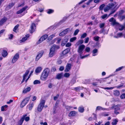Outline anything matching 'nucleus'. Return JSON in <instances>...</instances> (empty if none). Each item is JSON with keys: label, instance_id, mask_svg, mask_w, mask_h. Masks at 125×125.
<instances>
[{"label": "nucleus", "instance_id": "nucleus-1", "mask_svg": "<svg viewBox=\"0 0 125 125\" xmlns=\"http://www.w3.org/2000/svg\"><path fill=\"white\" fill-rule=\"evenodd\" d=\"M50 70L48 68L45 69L43 71L41 76V79L42 81L46 80L50 73Z\"/></svg>", "mask_w": 125, "mask_h": 125}, {"label": "nucleus", "instance_id": "nucleus-2", "mask_svg": "<svg viewBox=\"0 0 125 125\" xmlns=\"http://www.w3.org/2000/svg\"><path fill=\"white\" fill-rule=\"evenodd\" d=\"M56 47V45L54 44L52 45L50 48L49 54V57H52L55 54V49Z\"/></svg>", "mask_w": 125, "mask_h": 125}, {"label": "nucleus", "instance_id": "nucleus-3", "mask_svg": "<svg viewBox=\"0 0 125 125\" xmlns=\"http://www.w3.org/2000/svg\"><path fill=\"white\" fill-rule=\"evenodd\" d=\"M30 99V97H28L24 99L21 103L20 104V107L23 108L24 106L28 103Z\"/></svg>", "mask_w": 125, "mask_h": 125}, {"label": "nucleus", "instance_id": "nucleus-4", "mask_svg": "<svg viewBox=\"0 0 125 125\" xmlns=\"http://www.w3.org/2000/svg\"><path fill=\"white\" fill-rule=\"evenodd\" d=\"M85 47V46L83 44L80 45L79 47L77 50L79 56L82 55L83 50Z\"/></svg>", "mask_w": 125, "mask_h": 125}, {"label": "nucleus", "instance_id": "nucleus-5", "mask_svg": "<svg viewBox=\"0 0 125 125\" xmlns=\"http://www.w3.org/2000/svg\"><path fill=\"white\" fill-rule=\"evenodd\" d=\"M45 102L44 100H42L39 105L38 107V110L39 112H41L42 110L44 105Z\"/></svg>", "mask_w": 125, "mask_h": 125}, {"label": "nucleus", "instance_id": "nucleus-6", "mask_svg": "<svg viewBox=\"0 0 125 125\" xmlns=\"http://www.w3.org/2000/svg\"><path fill=\"white\" fill-rule=\"evenodd\" d=\"M19 57V54L18 53H16L13 57L12 61V63H14L18 60Z\"/></svg>", "mask_w": 125, "mask_h": 125}, {"label": "nucleus", "instance_id": "nucleus-7", "mask_svg": "<svg viewBox=\"0 0 125 125\" xmlns=\"http://www.w3.org/2000/svg\"><path fill=\"white\" fill-rule=\"evenodd\" d=\"M44 53V51H42L38 52V55L36 56V60L38 61L42 56Z\"/></svg>", "mask_w": 125, "mask_h": 125}, {"label": "nucleus", "instance_id": "nucleus-8", "mask_svg": "<svg viewBox=\"0 0 125 125\" xmlns=\"http://www.w3.org/2000/svg\"><path fill=\"white\" fill-rule=\"evenodd\" d=\"M109 21L111 22V24L113 26L117 25L118 23L116 22L115 20L113 18H112L109 20Z\"/></svg>", "mask_w": 125, "mask_h": 125}, {"label": "nucleus", "instance_id": "nucleus-9", "mask_svg": "<svg viewBox=\"0 0 125 125\" xmlns=\"http://www.w3.org/2000/svg\"><path fill=\"white\" fill-rule=\"evenodd\" d=\"M29 114L28 113H27L26 114H24L23 115L22 117V118H23V120H24L26 121H28L30 120V117L29 116H28L27 115Z\"/></svg>", "mask_w": 125, "mask_h": 125}, {"label": "nucleus", "instance_id": "nucleus-10", "mask_svg": "<svg viewBox=\"0 0 125 125\" xmlns=\"http://www.w3.org/2000/svg\"><path fill=\"white\" fill-rule=\"evenodd\" d=\"M30 71V70L29 69L27 70H26L25 74H24L23 76V79L22 81L21 82L22 83H23L24 81H25V78L26 77H27V75L29 73Z\"/></svg>", "mask_w": 125, "mask_h": 125}, {"label": "nucleus", "instance_id": "nucleus-11", "mask_svg": "<svg viewBox=\"0 0 125 125\" xmlns=\"http://www.w3.org/2000/svg\"><path fill=\"white\" fill-rule=\"evenodd\" d=\"M101 110L103 111L107 110L109 111V110L108 109L105 108H103L100 106H98L97 107L96 110Z\"/></svg>", "mask_w": 125, "mask_h": 125}, {"label": "nucleus", "instance_id": "nucleus-12", "mask_svg": "<svg viewBox=\"0 0 125 125\" xmlns=\"http://www.w3.org/2000/svg\"><path fill=\"white\" fill-rule=\"evenodd\" d=\"M28 7L27 6H25L23 7L22 9L17 11V14H19L21 13L24 11Z\"/></svg>", "mask_w": 125, "mask_h": 125}, {"label": "nucleus", "instance_id": "nucleus-13", "mask_svg": "<svg viewBox=\"0 0 125 125\" xmlns=\"http://www.w3.org/2000/svg\"><path fill=\"white\" fill-rule=\"evenodd\" d=\"M71 67V64L68 63L66 66L65 71L66 72H68Z\"/></svg>", "mask_w": 125, "mask_h": 125}, {"label": "nucleus", "instance_id": "nucleus-14", "mask_svg": "<svg viewBox=\"0 0 125 125\" xmlns=\"http://www.w3.org/2000/svg\"><path fill=\"white\" fill-rule=\"evenodd\" d=\"M35 28V25L34 23H32L31 25V30L30 31V33H32L34 31V29Z\"/></svg>", "mask_w": 125, "mask_h": 125}, {"label": "nucleus", "instance_id": "nucleus-15", "mask_svg": "<svg viewBox=\"0 0 125 125\" xmlns=\"http://www.w3.org/2000/svg\"><path fill=\"white\" fill-rule=\"evenodd\" d=\"M68 39L66 37H64V39L63 40L62 43L61 45L63 46L65 45V44L68 41Z\"/></svg>", "mask_w": 125, "mask_h": 125}, {"label": "nucleus", "instance_id": "nucleus-16", "mask_svg": "<svg viewBox=\"0 0 125 125\" xmlns=\"http://www.w3.org/2000/svg\"><path fill=\"white\" fill-rule=\"evenodd\" d=\"M33 105L34 104L33 103H30L27 106V108H28L30 110H32Z\"/></svg>", "mask_w": 125, "mask_h": 125}, {"label": "nucleus", "instance_id": "nucleus-17", "mask_svg": "<svg viewBox=\"0 0 125 125\" xmlns=\"http://www.w3.org/2000/svg\"><path fill=\"white\" fill-rule=\"evenodd\" d=\"M31 90V88L29 87L26 88L24 89L22 91V93L24 94H26L28 92H29Z\"/></svg>", "mask_w": 125, "mask_h": 125}, {"label": "nucleus", "instance_id": "nucleus-18", "mask_svg": "<svg viewBox=\"0 0 125 125\" xmlns=\"http://www.w3.org/2000/svg\"><path fill=\"white\" fill-rule=\"evenodd\" d=\"M30 37V35L29 34H27L26 36L25 37L23 38L20 41V42H25L26 40H27V39Z\"/></svg>", "mask_w": 125, "mask_h": 125}, {"label": "nucleus", "instance_id": "nucleus-19", "mask_svg": "<svg viewBox=\"0 0 125 125\" xmlns=\"http://www.w3.org/2000/svg\"><path fill=\"white\" fill-rule=\"evenodd\" d=\"M42 69V68L41 67H37L35 70V72L36 73H40Z\"/></svg>", "mask_w": 125, "mask_h": 125}, {"label": "nucleus", "instance_id": "nucleus-20", "mask_svg": "<svg viewBox=\"0 0 125 125\" xmlns=\"http://www.w3.org/2000/svg\"><path fill=\"white\" fill-rule=\"evenodd\" d=\"M98 50L96 49H94L92 52V56H94L98 54Z\"/></svg>", "mask_w": 125, "mask_h": 125}, {"label": "nucleus", "instance_id": "nucleus-21", "mask_svg": "<svg viewBox=\"0 0 125 125\" xmlns=\"http://www.w3.org/2000/svg\"><path fill=\"white\" fill-rule=\"evenodd\" d=\"M7 20V18L4 17L1 19L0 21V25H2Z\"/></svg>", "mask_w": 125, "mask_h": 125}, {"label": "nucleus", "instance_id": "nucleus-22", "mask_svg": "<svg viewBox=\"0 0 125 125\" xmlns=\"http://www.w3.org/2000/svg\"><path fill=\"white\" fill-rule=\"evenodd\" d=\"M70 49L69 48L67 49L64 50L62 52V54L63 55H65L68 53L70 51Z\"/></svg>", "mask_w": 125, "mask_h": 125}, {"label": "nucleus", "instance_id": "nucleus-23", "mask_svg": "<svg viewBox=\"0 0 125 125\" xmlns=\"http://www.w3.org/2000/svg\"><path fill=\"white\" fill-rule=\"evenodd\" d=\"M63 77V73H62L58 74L56 76V78L58 79H60Z\"/></svg>", "mask_w": 125, "mask_h": 125}, {"label": "nucleus", "instance_id": "nucleus-24", "mask_svg": "<svg viewBox=\"0 0 125 125\" xmlns=\"http://www.w3.org/2000/svg\"><path fill=\"white\" fill-rule=\"evenodd\" d=\"M113 108H115V111H117L120 109L118 107V106H113L112 107L110 108L109 109L110 110L113 109Z\"/></svg>", "mask_w": 125, "mask_h": 125}, {"label": "nucleus", "instance_id": "nucleus-25", "mask_svg": "<svg viewBox=\"0 0 125 125\" xmlns=\"http://www.w3.org/2000/svg\"><path fill=\"white\" fill-rule=\"evenodd\" d=\"M14 5V3H11L9 4L6 8L7 10H9Z\"/></svg>", "mask_w": 125, "mask_h": 125}, {"label": "nucleus", "instance_id": "nucleus-26", "mask_svg": "<svg viewBox=\"0 0 125 125\" xmlns=\"http://www.w3.org/2000/svg\"><path fill=\"white\" fill-rule=\"evenodd\" d=\"M114 94L115 96H118L120 94L118 90H115L114 91Z\"/></svg>", "mask_w": 125, "mask_h": 125}, {"label": "nucleus", "instance_id": "nucleus-27", "mask_svg": "<svg viewBox=\"0 0 125 125\" xmlns=\"http://www.w3.org/2000/svg\"><path fill=\"white\" fill-rule=\"evenodd\" d=\"M76 113V112L75 111H72L69 114V116H73L75 115Z\"/></svg>", "mask_w": 125, "mask_h": 125}, {"label": "nucleus", "instance_id": "nucleus-28", "mask_svg": "<svg viewBox=\"0 0 125 125\" xmlns=\"http://www.w3.org/2000/svg\"><path fill=\"white\" fill-rule=\"evenodd\" d=\"M8 53L6 51L3 50L2 53V55L4 57H6Z\"/></svg>", "mask_w": 125, "mask_h": 125}, {"label": "nucleus", "instance_id": "nucleus-29", "mask_svg": "<svg viewBox=\"0 0 125 125\" xmlns=\"http://www.w3.org/2000/svg\"><path fill=\"white\" fill-rule=\"evenodd\" d=\"M83 42V40H80L78 42H77L76 44L75 45L78 46L82 44Z\"/></svg>", "mask_w": 125, "mask_h": 125}, {"label": "nucleus", "instance_id": "nucleus-30", "mask_svg": "<svg viewBox=\"0 0 125 125\" xmlns=\"http://www.w3.org/2000/svg\"><path fill=\"white\" fill-rule=\"evenodd\" d=\"M118 122V120L117 119H115L113 120L112 124L113 125H115L117 124Z\"/></svg>", "mask_w": 125, "mask_h": 125}, {"label": "nucleus", "instance_id": "nucleus-31", "mask_svg": "<svg viewBox=\"0 0 125 125\" xmlns=\"http://www.w3.org/2000/svg\"><path fill=\"white\" fill-rule=\"evenodd\" d=\"M122 35V33H118L117 34V36H115L114 37L116 38H118L121 37Z\"/></svg>", "mask_w": 125, "mask_h": 125}, {"label": "nucleus", "instance_id": "nucleus-32", "mask_svg": "<svg viewBox=\"0 0 125 125\" xmlns=\"http://www.w3.org/2000/svg\"><path fill=\"white\" fill-rule=\"evenodd\" d=\"M70 31V29L69 28H67L64 31H63V33H64V34L65 35L68 32Z\"/></svg>", "mask_w": 125, "mask_h": 125}, {"label": "nucleus", "instance_id": "nucleus-33", "mask_svg": "<svg viewBox=\"0 0 125 125\" xmlns=\"http://www.w3.org/2000/svg\"><path fill=\"white\" fill-rule=\"evenodd\" d=\"M111 8V7H110L109 6H107L104 9V10L105 12H106Z\"/></svg>", "mask_w": 125, "mask_h": 125}, {"label": "nucleus", "instance_id": "nucleus-34", "mask_svg": "<svg viewBox=\"0 0 125 125\" xmlns=\"http://www.w3.org/2000/svg\"><path fill=\"white\" fill-rule=\"evenodd\" d=\"M19 26V25L17 24L14 27L13 29V31L14 32H17V30Z\"/></svg>", "mask_w": 125, "mask_h": 125}, {"label": "nucleus", "instance_id": "nucleus-35", "mask_svg": "<svg viewBox=\"0 0 125 125\" xmlns=\"http://www.w3.org/2000/svg\"><path fill=\"white\" fill-rule=\"evenodd\" d=\"M23 121V118H21L18 122V125H21L22 124Z\"/></svg>", "mask_w": 125, "mask_h": 125}, {"label": "nucleus", "instance_id": "nucleus-36", "mask_svg": "<svg viewBox=\"0 0 125 125\" xmlns=\"http://www.w3.org/2000/svg\"><path fill=\"white\" fill-rule=\"evenodd\" d=\"M45 40L43 38V36H42L40 38V39L38 41V43H40Z\"/></svg>", "mask_w": 125, "mask_h": 125}, {"label": "nucleus", "instance_id": "nucleus-37", "mask_svg": "<svg viewBox=\"0 0 125 125\" xmlns=\"http://www.w3.org/2000/svg\"><path fill=\"white\" fill-rule=\"evenodd\" d=\"M79 111L81 113L83 112L84 111V109L83 107H80L78 108Z\"/></svg>", "mask_w": 125, "mask_h": 125}, {"label": "nucleus", "instance_id": "nucleus-38", "mask_svg": "<svg viewBox=\"0 0 125 125\" xmlns=\"http://www.w3.org/2000/svg\"><path fill=\"white\" fill-rule=\"evenodd\" d=\"M55 36V34H53L50 36L48 38V39L49 40H52V38H53Z\"/></svg>", "mask_w": 125, "mask_h": 125}, {"label": "nucleus", "instance_id": "nucleus-39", "mask_svg": "<svg viewBox=\"0 0 125 125\" xmlns=\"http://www.w3.org/2000/svg\"><path fill=\"white\" fill-rule=\"evenodd\" d=\"M73 90L76 91H79L81 90V88L80 87H75L73 88Z\"/></svg>", "mask_w": 125, "mask_h": 125}, {"label": "nucleus", "instance_id": "nucleus-40", "mask_svg": "<svg viewBox=\"0 0 125 125\" xmlns=\"http://www.w3.org/2000/svg\"><path fill=\"white\" fill-rule=\"evenodd\" d=\"M40 83V81L38 80H36L34 81L33 82V83L34 84H39Z\"/></svg>", "mask_w": 125, "mask_h": 125}, {"label": "nucleus", "instance_id": "nucleus-41", "mask_svg": "<svg viewBox=\"0 0 125 125\" xmlns=\"http://www.w3.org/2000/svg\"><path fill=\"white\" fill-rule=\"evenodd\" d=\"M53 11L54 10H53L50 9L48 10L47 13L49 14H50L53 13Z\"/></svg>", "mask_w": 125, "mask_h": 125}, {"label": "nucleus", "instance_id": "nucleus-42", "mask_svg": "<svg viewBox=\"0 0 125 125\" xmlns=\"http://www.w3.org/2000/svg\"><path fill=\"white\" fill-rule=\"evenodd\" d=\"M124 66H122L120 67H119L118 68L116 69L115 70V72H117L118 71L120 70H121L122 69L124 68Z\"/></svg>", "mask_w": 125, "mask_h": 125}, {"label": "nucleus", "instance_id": "nucleus-43", "mask_svg": "<svg viewBox=\"0 0 125 125\" xmlns=\"http://www.w3.org/2000/svg\"><path fill=\"white\" fill-rule=\"evenodd\" d=\"M87 33H84L81 35V38H84L87 36Z\"/></svg>", "mask_w": 125, "mask_h": 125}, {"label": "nucleus", "instance_id": "nucleus-44", "mask_svg": "<svg viewBox=\"0 0 125 125\" xmlns=\"http://www.w3.org/2000/svg\"><path fill=\"white\" fill-rule=\"evenodd\" d=\"M76 37H74L70 39V41L71 42H73L74 41H75L76 39Z\"/></svg>", "mask_w": 125, "mask_h": 125}, {"label": "nucleus", "instance_id": "nucleus-45", "mask_svg": "<svg viewBox=\"0 0 125 125\" xmlns=\"http://www.w3.org/2000/svg\"><path fill=\"white\" fill-rule=\"evenodd\" d=\"M89 54H88L87 55H85L83 56H82V55L80 56V57L82 59H83L84 58H86V57H87V56H89Z\"/></svg>", "mask_w": 125, "mask_h": 125}, {"label": "nucleus", "instance_id": "nucleus-46", "mask_svg": "<svg viewBox=\"0 0 125 125\" xmlns=\"http://www.w3.org/2000/svg\"><path fill=\"white\" fill-rule=\"evenodd\" d=\"M99 37L98 36H95L94 37V40L96 41H98Z\"/></svg>", "mask_w": 125, "mask_h": 125}, {"label": "nucleus", "instance_id": "nucleus-47", "mask_svg": "<svg viewBox=\"0 0 125 125\" xmlns=\"http://www.w3.org/2000/svg\"><path fill=\"white\" fill-rule=\"evenodd\" d=\"M79 31V30L78 29H77L75 30L74 33V35H76L78 33Z\"/></svg>", "mask_w": 125, "mask_h": 125}, {"label": "nucleus", "instance_id": "nucleus-48", "mask_svg": "<svg viewBox=\"0 0 125 125\" xmlns=\"http://www.w3.org/2000/svg\"><path fill=\"white\" fill-rule=\"evenodd\" d=\"M70 74L69 73H66L64 74V76L66 77H68L70 76Z\"/></svg>", "mask_w": 125, "mask_h": 125}, {"label": "nucleus", "instance_id": "nucleus-49", "mask_svg": "<svg viewBox=\"0 0 125 125\" xmlns=\"http://www.w3.org/2000/svg\"><path fill=\"white\" fill-rule=\"evenodd\" d=\"M85 42H84L85 43H87L89 40V37H87L85 39Z\"/></svg>", "mask_w": 125, "mask_h": 125}, {"label": "nucleus", "instance_id": "nucleus-50", "mask_svg": "<svg viewBox=\"0 0 125 125\" xmlns=\"http://www.w3.org/2000/svg\"><path fill=\"white\" fill-rule=\"evenodd\" d=\"M102 115L103 116H107L109 115L108 113L105 112L102 113Z\"/></svg>", "mask_w": 125, "mask_h": 125}, {"label": "nucleus", "instance_id": "nucleus-51", "mask_svg": "<svg viewBox=\"0 0 125 125\" xmlns=\"http://www.w3.org/2000/svg\"><path fill=\"white\" fill-rule=\"evenodd\" d=\"M53 85L51 83H50L48 85V87L49 88H51L52 87Z\"/></svg>", "mask_w": 125, "mask_h": 125}, {"label": "nucleus", "instance_id": "nucleus-52", "mask_svg": "<svg viewBox=\"0 0 125 125\" xmlns=\"http://www.w3.org/2000/svg\"><path fill=\"white\" fill-rule=\"evenodd\" d=\"M124 27L122 25H121L120 26L119 28V30L120 31H122L124 28Z\"/></svg>", "mask_w": 125, "mask_h": 125}, {"label": "nucleus", "instance_id": "nucleus-53", "mask_svg": "<svg viewBox=\"0 0 125 125\" xmlns=\"http://www.w3.org/2000/svg\"><path fill=\"white\" fill-rule=\"evenodd\" d=\"M114 88V87H105L104 88V89H107V90H111L112 89Z\"/></svg>", "mask_w": 125, "mask_h": 125}, {"label": "nucleus", "instance_id": "nucleus-54", "mask_svg": "<svg viewBox=\"0 0 125 125\" xmlns=\"http://www.w3.org/2000/svg\"><path fill=\"white\" fill-rule=\"evenodd\" d=\"M107 14H105L101 16V17L103 19H104L107 17Z\"/></svg>", "mask_w": 125, "mask_h": 125}, {"label": "nucleus", "instance_id": "nucleus-55", "mask_svg": "<svg viewBox=\"0 0 125 125\" xmlns=\"http://www.w3.org/2000/svg\"><path fill=\"white\" fill-rule=\"evenodd\" d=\"M120 97L122 99L125 98V94H123L121 95Z\"/></svg>", "mask_w": 125, "mask_h": 125}, {"label": "nucleus", "instance_id": "nucleus-56", "mask_svg": "<svg viewBox=\"0 0 125 125\" xmlns=\"http://www.w3.org/2000/svg\"><path fill=\"white\" fill-rule=\"evenodd\" d=\"M104 4H102L100 5L99 7V9L100 10H102L103 8L104 7Z\"/></svg>", "mask_w": 125, "mask_h": 125}, {"label": "nucleus", "instance_id": "nucleus-57", "mask_svg": "<svg viewBox=\"0 0 125 125\" xmlns=\"http://www.w3.org/2000/svg\"><path fill=\"white\" fill-rule=\"evenodd\" d=\"M59 96V95L58 94H57L56 96L54 97V99L55 100H56L58 99V98Z\"/></svg>", "mask_w": 125, "mask_h": 125}, {"label": "nucleus", "instance_id": "nucleus-58", "mask_svg": "<svg viewBox=\"0 0 125 125\" xmlns=\"http://www.w3.org/2000/svg\"><path fill=\"white\" fill-rule=\"evenodd\" d=\"M90 50V48L89 47H87L86 48L85 50L86 52H89Z\"/></svg>", "mask_w": 125, "mask_h": 125}, {"label": "nucleus", "instance_id": "nucleus-59", "mask_svg": "<svg viewBox=\"0 0 125 125\" xmlns=\"http://www.w3.org/2000/svg\"><path fill=\"white\" fill-rule=\"evenodd\" d=\"M114 5V4L113 3H110L108 5L109 7H111V8H112Z\"/></svg>", "mask_w": 125, "mask_h": 125}, {"label": "nucleus", "instance_id": "nucleus-60", "mask_svg": "<svg viewBox=\"0 0 125 125\" xmlns=\"http://www.w3.org/2000/svg\"><path fill=\"white\" fill-rule=\"evenodd\" d=\"M72 107L70 106H66V108L68 110H69L71 108H72Z\"/></svg>", "mask_w": 125, "mask_h": 125}, {"label": "nucleus", "instance_id": "nucleus-61", "mask_svg": "<svg viewBox=\"0 0 125 125\" xmlns=\"http://www.w3.org/2000/svg\"><path fill=\"white\" fill-rule=\"evenodd\" d=\"M71 45V43L70 42H68L67 43L66 45V47H69Z\"/></svg>", "mask_w": 125, "mask_h": 125}, {"label": "nucleus", "instance_id": "nucleus-62", "mask_svg": "<svg viewBox=\"0 0 125 125\" xmlns=\"http://www.w3.org/2000/svg\"><path fill=\"white\" fill-rule=\"evenodd\" d=\"M104 25V23H101L100 24V28H102L103 27Z\"/></svg>", "mask_w": 125, "mask_h": 125}, {"label": "nucleus", "instance_id": "nucleus-63", "mask_svg": "<svg viewBox=\"0 0 125 125\" xmlns=\"http://www.w3.org/2000/svg\"><path fill=\"white\" fill-rule=\"evenodd\" d=\"M124 11L123 10H120L119 12V15H121L124 13Z\"/></svg>", "mask_w": 125, "mask_h": 125}, {"label": "nucleus", "instance_id": "nucleus-64", "mask_svg": "<svg viewBox=\"0 0 125 125\" xmlns=\"http://www.w3.org/2000/svg\"><path fill=\"white\" fill-rule=\"evenodd\" d=\"M40 124L41 125H47V123L46 122H45L44 123H43L42 122H41L40 123Z\"/></svg>", "mask_w": 125, "mask_h": 125}]
</instances>
